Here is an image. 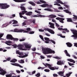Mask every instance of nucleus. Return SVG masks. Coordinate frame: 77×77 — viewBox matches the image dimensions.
Masks as SVG:
<instances>
[{"label": "nucleus", "instance_id": "33", "mask_svg": "<svg viewBox=\"0 0 77 77\" xmlns=\"http://www.w3.org/2000/svg\"><path fill=\"white\" fill-rule=\"evenodd\" d=\"M73 17H73V20L74 21H75V20H77V16L75 15H73Z\"/></svg>", "mask_w": 77, "mask_h": 77}, {"label": "nucleus", "instance_id": "16", "mask_svg": "<svg viewBox=\"0 0 77 77\" xmlns=\"http://www.w3.org/2000/svg\"><path fill=\"white\" fill-rule=\"evenodd\" d=\"M37 15H32L31 16V17L32 18L33 17H45V16L42 15L41 14H37Z\"/></svg>", "mask_w": 77, "mask_h": 77}, {"label": "nucleus", "instance_id": "22", "mask_svg": "<svg viewBox=\"0 0 77 77\" xmlns=\"http://www.w3.org/2000/svg\"><path fill=\"white\" fill-rule=\"evenodd\" d=\"M56 16L54 14H51L48 16V17L51 18H54L56 17Z\"/></svg>", "mask_w": 77, "mask_h": 77}, {"label": "nucleus", "instance_id": "27", "mask_svg": "<svg viewBox=\"0 0 77 77\" xmlns=\"http://www.w3.org/2000/svg\"><path fill=\"white\" fill-rule=\"evenodd\" d=\"M66 44L67 47H72V44L69 42L66 43Z\"/></svg>", "mask_w": 77, "mask_h": 77}, {"label": "nucleus", "instance_id": "57", "mask_svg": "<svg viewBox=\"0 0 77 77\" xmlns=\"http://www.w3.org/2000/svg\"><path fill=\"white\" fill-rule=\"evenodd\" d=\"M11 58L10 57H8L7 59V61H9L10 60H11Z\"/></svg>", "mask_w": 77, "mask_h": 77}, {"label": "nucleus", "instance_id": "31", "mask_svg": "<svg viewBox=\"0 0 77 77\" xmlns=\"http://www.w3.org/2000/svg\"><path fill=\"white\" fill-rule=\"evenodd\" d=\"M45 11H50V12H52L53 10H51L50 8H45L44 9Z\"/></svg>", "mask_w": 77, "mask_h": 77}, {"label": "nucleus", "instance_id": "62", "mask_svg": "<svg viewBox=\"0 0 77 77\" xmlns=\"http://www.w3.org/2000/svg\"><path fill=\"white\" fill-rule=\"evenodd\" d=\"M52 22H54V23H55V22H56V20H54V19H53L52 20Z\"/></svg>", "mask_w": 77, "mask_h": 77}, {"label": "nucleus", "instance_id": "49", "mask_svg": "<svg viewBox=\"0 0 77 77\" xmlns=\"http://www.w3.org/2000/svg\"><path fill=\"white\" fill-rule=\"evenodd\" d=\"M35 12H36V13H37L38 14H41V12H40L37 10H35Z\"/></svg>", "mask_w": 77, "mask_h": 77}, {"label": "nucleus", "instance_id": "39", "mask_svg": "<svg viewBox=\"0 0 77 77\" xmlns=\"http://www.w3.org/2000/svg\"><path fill=\"white\" fill-rule=\"evenodd\" d=\"M18 62L19 63H24V61L22 60H19Z\"/></svg>", "mask_w": 77, "mask_h": 77}, {"label": "nucleus", "instance_id": "59", "mask_svg": "<svg viewBox=\"0 0 77 77\" xmlns=\"http://www.w3.org/2000/svg\"><path fill=\"white\" fill-rule=\"evenodd\" d=\"M54 12H60V11H59L58 10L55 9H54Z\"/></svg>", "mask_w": 77, "mask_h": 77}, {"label": "nucleus", "instance_id": "60", "mask_svg": "<svg viewBox=\"0 0 77 77\" xmlns=\"http://www.w3.org/2000/svg\"><path fill=\"white\" fill-rule=\"evenodd\" d=\"M29 34H33L34 33V32L32 31L29 32Z\"/></svg>", "mask_w": 77, "mask_h": 77}, {"label": "nucleus", "instance_id": "5", "mask_svg": "<svg viewBox=\"0 0 77 77\" xmlns=\"http://www.w3.org/2000/svg\"><path fill=\"white\" fill-rule=\"evenodd\" d=\"M16 54H18L20 56H18L19 57H20V58H24V57H27L28 55L27 54H26V55H24L23 56H21L22 55H23V52H20L19 51H16Z\"/></svg>", "mask_w": 77, "mask_h": 77}, {"label": "nucleus", "instance_id": "43", "mask_svg": "<svg viewBox=\"0 0 77 77\" xmlns=\"http://www.w3.org/2000/svg\"><path fill=\"white\" fill-rule=\"evenodd\" d=\"M40 2L42 3H46V2L42 0H40Z\"/></svg>", "mask_w": 77, "mask_h": 77}, {"label": "nucleus", "instance_id": "23", "mask_svg": "<svg viewBox=\"0 0 77 77\" xmlns=\"http://www.w3.org/2000/svg\"><path fill=\"white\" fill-rule=\"evenodd\" d=\"M58 30H64V31H65L66 32H69V30H68V29H63L62 28H58Z\"/></svg>", "mask_w": 77, "mask_h": 77}, {"label": "nucleus", "instance_id": "36", "mask_svg": "<svg viewBox=\"0 0 77 77\" xmlns=\"http://www.w3.org/2000/svg\"><path fill=\"white\" fill-rule=\"evenodd\" d=\"M72 73V72H69V73H67L66 75V76L67 77H69L70 76L71 74Z\"/></svg>", "mask_w": 77, "mask_h": 77}, {"label": "nucleus", "instance_id": "12", "mask_svg": "<svg viewBox=\"0 0 77 77\" xmlns=\"http://www.w3.org/2000/svg\"><path fill=\"white\" fill-rule=\"evenodd\" d=\"M44 30L46 31H48V32H50V33L52 34H54V32L51 29H50L48 28H45L44 29Z\"/></svg>", "mask_w": 77, "mask_h": 77}, {"label": "nucleus", "instance_id": "6", "mask_svg": "<svg viewBox=\"0 0 77 77\" xmlns=\"http://www.w3.org/2000/svg\"><path fill=\"white\" fill-rule=\"evenodd\" d=\"M44 39L45 40V43H46V44H48V43H49V41H51L52 43H53V44H56L54 41L53 40H50V39L48 38L45 37Z\"/></svg>", "mask_w": 77, "mask_h": 77}, {"label": "nucleus", "instance_id": "13", "mask_svg": "<svg viewBox=\"0 0 77 77\" xmlns=\"http://www.w3.org/2000/svg\"><path fill=\"white\" fill-rule=\"evenodd\" d=\"M14 32H17V33H21V32H24V30L23 29H15L14 30L12 31Z\"/></svg>", "mask_w": 77, "mask_h": 77}, {"label": "nucleus", "instance_id": "14", "mask_svg": "<svg viewBox=\"0 0 77 77\" xmlns=\"http://www.w3.org/2000/svg\"><path fill=\"white\" fill-rule=\"evenodd\" d=\"M56 20H59L60 22L61 23H64V22L63 20H65V19L63 18L57 17L56 18Z\"/></svg>", "mask_w": 77, "mask_h": 77}, {"label": "nucleus", "instance_id": "18", "mask_svg": "<svg viewBox=\"0 0 77 77\" xmlns=\"http://www.w3.org/2000/svg\"><path fill=\"white\" fill-rule=\"evenodd\" d=\"M14 73H11L10 74L7 75H6V77H20V75H18L17 76H12V74H14Z\"/></svg>", "mask_w": 77, "mask_h": 77}, {"label": "nucleus", "instance_id": "37", "mask_svg": "<svg viewBox=\"0 0 77 77\" xmlns=\"http://www.w3.org/2000/svg\"><path fill=\"white\" fill-rule=\"evenodd\" d=\"M17 60L16 59H13L11 60L10 62H13L14 63H15V62H17Z\"/></svg>", "mask_w": 77, "mask_h": 77}, {"label": "nucleus", "instance_id": "19", "mask_svg": "<svg viewBox=\"0 0 77 77\" xmlns=\"http://www.w3.org/2000/svg\"><path fill=\"white\" fill-rule=\"evenodd\" d=\"M49 24L50 25L49 27H50L51 28H52V29H55V27H54V24L51 22H49Z\"/></svg>", "mask_w": 77, "mask_h": 77}, {"label": "nucleus", "instance_id": "53", "mask_svg": "<svg viewBox=\"0 0 77 77\" xmlns=\"http://www.w3.org/2000/svg\"><path fill=\"white\" fill-rule=\"evenodd\" d=\"M68 64L69 65V66H72V65H74V64L70 63L69 62H68Z\"/></svg>", "mask_w": 77, "mask_h": 77}, {"label": "nucleus", "instance_id": "21", "mask_svg": "<svg viewBox=\"0 0 77 77\" xmlns=\"http://www.w3.org/2000/svg\"><path fill=\"white\" fill-rule=\"evenodd\" d=\"M11 64L12 65H14V66H19L20 68H23V66H21V65H20L19 64L17 63H11Z\"/></svg>", "mask_w": 77, "mask_h": 77}, {"label": "nucleus", "instance_id": "38", "mask_svg": "<svg viewBox=\"0 0 77 77\" xmlns=\"http://www.w3.org/2000/svg\"><path fill=\"white\" fill-rule=\"evenodd\" d=\"M29 3L31 5H32V6H35V4L33 2H29Z\"/></svg>", "mask_w": 77, "mask_h": 77}, {"label": "nucleus", "instance_id": "52", "mask_svg": "<svg viewBox=\"0 0 77 77\" xmlns=\"http://www.w3.org/2000/svg\"><path fill=\"white\" fill-rule=\"evenodd\" d=\"M4 35V33H0V38H2L3 36V35Z\"/></svg>", "mask_w": 77, "mask_h": 77}, {"label": "nucleus", "instance_id": "28", "mask_svg": "<svg viewBox=\"0 0 77 77\" xmlns=\"http://www.w3.org/2000/svg\"><path fill=\"white\" fill-rule=\"evenodd\" d=\"M67 60L68 61H69V62H73L74 63H75V61L74 60H72L71 59H67Z\"/></svg>", "mask_w": 77, "mask_h": 77}, {"label": "nucleus", "instance_id": "50", "mask_svg": "<svg viewBox=\"0 0 77 77\" xmlns=\"http://www.w3.org/2000/svg\"><path fill=\"white\" fill-rule=\"evenodd\" d=\"M35 76L37 77H39V76H40V73H38Z\"/></svg>", "mask_w": 77, "mask_h": 77}, {"label": "nucleus", "instance_id": "45", "mask_svg": "<svg viewBox=\"0 0 77 77\" xmlns=\"http://www.w3.org/2000/svg\"><path fill=\"white\" fill-rule=\"evenodd\" d=\"M54 5H57V6H61V5H60V4L57 3L55 4H54Z\"/></svg>", "mask_w": 77, "mask_h": 77}, {"label": "nucleus", "instance_id": "44", "mask_svg": "<svg viewBox=\"0 0 77 77\" xmlns=\"http://www.w3.org/2000/svg\"><path fill=\"white\" fill-rule=\"evenodd\" d=\"M35 72H36V71H33L32 73H29V75H32V74H35Z\"/></svg>", "mask_w": 77, "mask_h": 77}, {"label": "nucleus", "instance_id": "3", "mask_svg": "<svg viewBox=\"0 0 77 77\" xmlns=\"http://www.w3.org/2000/svg\"><path fill=\"white\" fill-rule=\"evenodd\" d=\"M71 31L72 32L73 35L71 36V37L72 38H74V39L75 40L77 39V31L76 30H75L73 29H71Z\"/></svg>", "mask_w": 77, "mask_h": 77}, {"label": "nucleus", "instance_id": "61", "mask_svg": "<svg viewBox=\"0 0 77 77\" xmlns=\"http://www.w3.org/2000/svg\"><path fill=\"white\" fill-rule=\"evenodd\" d=\"M26 23L25 22H23L22 23L23 26H25V25H26Z\"/></svg>", "mask_w": 77, "mask_h": 77}, {"label": "nucleus", "instance_id": "30", "mask_svg": "<svg viewBox=\"0 0 77 77\" xmlns=\"http://www.w3.org/2000/svg\"><path fill=\"white\" fill-rule=\"evenodd\" d=\"M64 52L65 53H66V56H69V57H70V55H69V54L68 53V51H66V50H65L64 51Z\"/></svg>", "mask_w": 77, "mask_h": 77}, {"label": "nucleus", "instance_id": "32", "mask_svg": "<svg viewBox=\"0 0 77 77\" xmlns=\"http://www.w3.org/2000/svg\"><path fill=\"white\" fill-rule=\"evenodd\" d=\"M63 11L65 12L66 13H67L68 14H71V12H69L68 11V10H63Z\"/></svg>", "mask_w": 77, "mask_h": 77}, {"label": "nucleus", "instance_id": "15", "mask_svg": "<svg viewBox=\"0 0 77 77\" xmlns=\"http://www.w3.org/2000/svg\"><path fill=\"white\" fill-rule=\"evenodd\" d=\"M18 23V22L17 20H13V22L12 24V26L15 27V26H18V25H16Z\"/></svg>", "mask_w": 77, "mask_h": 77}, {"label": "nucleus", "instance_id": "56", "mask_svg": "<svg viewBox=\"0 0 77 77\" xmlns=\"http://www.w3.org/2000/svg\"><path fill=\"white\" fill-rule=\"evenodd\" d=\"M44 71L45 72H49V71H50L49 70L47 69H45L44 70Z\"/></svg>", "mask_w": 77, "mask_h": 77}, {"label": "nucleus", "instance_id": "29", "mask_svg": "<svg viewBox=\"0 0 77 77\" xmlns=\"http://www.w3.org/2000/svg\"><path fill=\"white\" fill-rule=\"evenodd\" d=\"M27 31H24V30H23L24 31L23 32V33H28V32H29V30H30V28H28L26 29Z\"/></svg>", "mask_w": 77, "mask_h": 77}, {"label": "nucleus", "instance_id": "11", "mask_svg": "<svg viewBox=\"0 0 77 77\" xmlns=\"http://www.w3.org/2000/svg\"><path fill=\"white\" fill-rule=\"evenodd\" d=\"M40 6L42 8H46V7H48V8H51L53 6L52 5L49 6L48 4H45L40 5Z\"/></svg>", "mask_w": 77, "mask_h": 77}, {"label": "nucleus", "instance_id": "51", "mask_svg": "<svg viewBox=\"0 0 77 77\" xmlns=\"http://www.w3.org/2000/svg\"><path fill=\"white\" fill-rule=\"evenodd\" d=\"M20 17V18H23V16L22 15V14H21V13H19Z\"/></svg>", "mask_w": 77, "mask_h": 77}, {"label": "nucleus", "instance_id": "2", "mask_svg": "<svg viewBox=\"0 0 77 77\" xmlns=\"http://www.w3.org/2000/svg\"><path fill=\"white\" fill-rule=\"evenodd\" d=\"M42 51L43 53L44 54H50V53H52V54H54V53H55L54 51H52V50L51 49L46 48H42Z\"/></svg>", "mask_w": 77, "mask_h": 77}, {"label": "nucleus", "instance_id": "34", "mask_svg": "<svg viewBox=\"0 0 77 77\" xmlns=\"http://www.w3.org/2000/svg\"><path fill=\"white\" fill-rule=\"evenodd\" d=\"M8 23H5L4 24L2 25V27H6V26H8Z\"/></svg>", "mask_w": 77, "mask_h": 77}, {"label": "nucleus", "instance_id": "42", "mask_svg": "<svg viewBox=\"0 0 77 77\" xmlns=\"http://www.w3.org/2000/svg\"><path fill=\"white\" fill-rule=\"evenodd\" d=\"M53 57V58H54L55 59H61V57Z\"/></svg>", "mask_w": 77, "mask_h": 77}, {"label": "nucleus", "instance_id": "17", "mask_svg": "<svg viewBox=\"0 0 77 77\" xmlns=\"http://www.w3.org/2000/svg\"><path fill=\"white\" fill-rule=\"evenodd\" d=\"M0 74L1 75H5L6 73V72L3 70V69H2V68L0 67Z\"/></svg>", "mask_w": 77, "mask_h": 77}, {"label": "nucleus", "instance_id": "40", "mask_svg": "<svg viewBox=\"0 0 77 77\" xmlns=\"http://www.w3.org/2000/svg\"><path fill=\"white\" fill-rule=\"evenodd\" d=\"M25 13H27V11H22V13H21V14H22V15H24V14Z\"/></svg>", "mask_w": 77, "mask_h": 77}, {"label": "nucleus", "instance_id": "54", "mask_svg": "<svg viewBox=\"0 0 77 77\" xmlns=\"http://www.w3.org/2000/svg\"><path fill=\"white\" fill-rule=\"evenodd\" d=\"M63 9V8L62 7H60L58 8V9H61V10H62Z\"/></svg>", "mask_w": 77, "mask_h": 77}, {"label": "nucleus", "instance_id": "10", "mask_svg": "<svg viewBox=\"0 0 77 77\" xmlns=\"http://www.w3.org/2000/svg\"><path fill=\"white\" fill-rule=\"evenodd\" d=\"M23 45H24L25 48H31L32 47V45L30 44H29L28 43H24L23 44Z\"/></svg>", "mask_w": 77, "mask_h": 77}, {"label": "nucleus", "instance_id": "47", "mask_svg": "<svg viewBox=\"0 0 77 77\" xmlns=\"http://www.w3.org/2000/svg\"><path fill=\"white\" fill-rule=\"evenodd\" d=\"M39 37L41 39H42L43 41H44V38H43V36H42V35H39Z\"/></svg>", "mask_w": 77, "mask_h": 77}, {"label": "nucleus", "instance_id": "26", "mask_svg": "<svg viewBox=\"0 0 77 77\" xmlns=\"http://www.w3.org/2000/svg\"><path fill=\"white\" fill-rule=\"evenodd\" d=\"M63 73H64V71H61L58 72V74L60 75H61V76H63Z\"/></svg>", "mask_w": 77, "mask_h": 77}, {"label": "nucleus", "instance_id": "41", "mask_svg": "<svg viewBox=\"0 0 77 77\" xmlns=\"http://www.w3.org/2000/svg\"><path fill=\"white\" fill-rule=\"evenodd\" d=\"M20 8L21 10H22V11H25V8H24V7L23 6H21Z\"/></svg>", "mask_w": 77, "mask_h": 77}, {"label": "nucleus", "instance_id": "58", "mask_svg": "<svg viewBox=\"0 0 77 77\" xmlns=\"http://www.w3.org/2000/svg\"><path fill=\"white\" fill-rule=\"evenodd\" d=\"M45 35H46V36H50V34L47 33H46L45 34Z\"/></svg>", "mask_w": 77, "mask_h": 77}, {"label": "nucleus", "instance_id": "20", "mask_svg": "<svg viewBox=\"0 0 77 77\" xmlns=\"http://www.w3.org/2000/svg\"><path fill=\"white\" fill-rule=\"evenodd\" d=\"M65 61H58L57 63V65H64V63Z\"/></svg>", "mask_w": 77, "mask_h": 77}, {"label": "nucleus", "instance_id": "64", "mask_svg": "<svg viewBox=\"0 0 77 77\" xmlns=\"http://www.w3.org/2000/svg\"><path fill=\"white\" fill-rule=\"evenodd\" d=\"M72 57H74V58L75 59H77V57H75V56L74 55H72Z\"/></svg>", "mask_w": 77, "mask_h": 77}, {"label": "nucleus", "instance_id": "24", "mask_svg": "<svg viewBox=\"0 0 77 77\" xmlns=\"http://www.w3.org/2000/svg\"><path fill=\"white\" fill-rule=\"evenodd\" d=\"M16 2H26V0H13Z\"/></svg>", "mask_w": 77, "mask_h": 77}, {"label": "nucleus", "instance_id": "46", "mask_svg": "<svg viewBox=\"0 0 77 77\" xmlns=\"http://www.w3.org/2000/svg\"><path fill=\"white\" fill-rule=\"evenodd\" d=\"M25 40H26V38H24L23 39H20L19 41L21 42V41H25Z\"/></svg>", "mask_w": 77, "mask_h": 77}, {"label": "nucleus", "instance_id": "55", "mask_svg": "<svg viewBox=\"0 0 77 77\" xmlns=\"http://www.w3.org/2000/svg\"><path fill=\"white\" fill-rule=\"evenodd\" d=\"M39 32H44V30L42 29H39Z\"/></svg>", "mask_w": 77, "mask_h": 77}, {"label": "nucleus", "instance_id": "1", "mask_svg": "<svg viewBox=\"0 0 77 77\" xmlns=\"http://www.w3.org/2000/svg\"><path fill=\"white\" fill-rule=\"evenodd\" d=\"M5 43L8 45H11L12 46V47H13L14 48H16L17 47L18 49L19 50H22V51L24 50L26 51V50H27V49H26L23 48V47H24V46L23 45L20 44L18 45L17 46L16 44L12 45V44H11L12 43V42L10 41H7Z\"/></svg>", "mask_w": 77, "mask_h": 77}, {"label": "nucleus", "instance_id": "8", "mask_svg": "<svg viewBox=\"0 0 77 77\" xmlns=\"http://www.w3.org/2000/svg\"><path fill=\"white\" fill-rule=\"evenodd\" d=\"M0 7H1L2 9H6L9 7V5L6 4H0Z\"/></svg>", "mask_w": 77, "mask_h": 77}, {"label": "nucleus", "instance_id": "4", "mask_svg": "<svg viewBox=\"0 0 77 77\" xmlns=\"http://www.w3.org/2000/svg\"><path fill=\"white\" fill-rule=\"evenodd\" d=\"M7 39L8 40H13L14 41H18V39L17 38H13L12 36L10 34H8L7 35Z\"/></svg>", "mask_w": 77, "mask_h": 77}, {"label": "nucleus", "instance_id": "63", "mask_svg": "<svg viewBox=\"0 0 77 77\" xmlns=\"http://www.w3.org/2000/svg\"><path fill=\"white\" fill-rule=\"evenodd\" d=\"M32 51H36V48H32Z\"/></svg>", "mask_w": 77, "mask_h": 77}, {"label": "nucleus", "instance_id": "25", "mask_svg": "<svg viewBox=\"0 0 77 77\" xmlns=\"http://www.w3.org/2000/svg\"><path fill=\"white\" fill-rule=\"evenodd\" d=\"M32 14H33V13H32V12H27L26 13V15H29V16H30V15H32Z\"/></svg>", "mask_w": 77, "mask_h": 77}, {"label": "nucleus", "instance_id": "7", "mask_svg": "<svg viewBox=\"0 0 77 77\" xmlns=\"http://www.w3.org/2000/svg\"><path fill=\"white\" fill-rule=\"evenodd\" d=\"M56 1H57V2H54V3H60V4H61V5H63L66 8H69V6L65 5V3H63V2L62 1H60V0H56Z\"/></svg>", "mask_w": 77, "mask_h": 77}, {"label": "nucleus", "instance_id": "9", "mask_svg": "<svg viewBox=\"0 0 77 77\" xmlns=\"http://www.w3.org/2000/svg\"><path fill=\"white\" fill-rule=\"evenodd\" d=\"M44 65H45V66L46 67H47V66L49 67V69H51V70H54L55 69V68H54V67H51V66L50 64H49L47 63H46L45 64H43Z\"/></svg>", "mask_w": 77, "mask_h": 77}, {"label": "nucleus", "instance_id": "35", "mask_svg": "<svg viewBox=\"0 0 77 77\" xmlns=\"http://www.w3.org/2000/svg\"><path fill=\"white\" fill-rule=\"evenodd\" d=\"M67 20V22H72V20L71 18H68L66 19Z\"/></svg>", "mask_w": 77, "mask_h": 77}, {"label": "nucleus", "instance_id": "48", "mask_svg": "<svg viewBox=\"0 0 77 77\" xmlns=\"http://www.w3.org/2000/svg\"><path fill=\"white\" fill-rule=\"evenodd\" d=\"M55 25L56 26V27H57L58 28V27H59V24H57V23H55Z\"/></svg>", "mask_w": 77, "mask_h": 77}]
</instances>
